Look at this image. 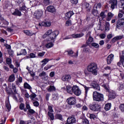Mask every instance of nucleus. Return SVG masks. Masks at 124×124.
<instances>
[{
	"label": "nucleus",
	"instance_id": "obj_6",
	"mask_svg": "<svg viewBox=\"0 0 124 124\" xmlns=\"http://www.w3.org/2000/svg\"><path fill=\"white\" fill-rule=\"evenodd\" d=\"M73 90V93H74L75 95H77V96H79V95L81 94V90L77 85L74 86Z\"/></svg>",
	"mask_w": 124,
	"mask_h": 124
},
{
	"label": "nucleus",
	"instance_id": "obj_35",
	"mask_svg": "<svg viewBox=\"0 0 124 124\" xmlns=\"http://www.w3.org/2000/svg\"><path fill=\"white\" fill-rule=\"evenodd\" d=\"M91 14L93 15V16H96V17H97V16H98V11L95 9H93L91 11Z\"/></svg>",
	"mask_w": 124,
	"mask_h": 124
},
{
	"label": "nucleus",
	"instance_id": "obj_45",
	"mask_svg": "<svg viewBox=\"0 0 124 124\" xmlns=\"http://www.w3.org/2000/svg\"><path fill=\"white\" fill-rule=\"evenodd\" d=\"M120 60L119 62H117V65L118 66H119V67H121V66H122V64L123 65L124 60L121 58H120Z\"/></svg>",
	"mask_w": 124,
	"mask_h": 124
},
{
	"label": "nucleus",
	"instance_id": "obj_29",
	"mask_svg": "<svg viewBox=\"0 0 124 124\" xmlns=\"http://www.w3.org/2000/svg\"><path fill=\"white\" fill-rule=\"evenodd\" d=\"M22 55H23V56L27 55V50L26 49H21L19 53H17V56H22Z\"/></svg>",
	"mask_w": 124,
	"mask_h": 124
},
{
	"label": "nucleus",
	"instance_id": "obj_48",
	"mask_svg": "<svg viewBox=\"0 0 124 124\" xmlns=\"http://www.w3.org/2000/svg\"><path fill=\"white\" fill-rule=\"evenodd\" d=\"M6 62L7 64H8V65L11 64L12 63V60L9 58H7Z\"/></svg>",
	"mask_w": 124,
	"mask_h": 124
},
{
	"label": "nucleus",
	"instance_id": "obj_40",
	"mask_svg": "<svg viewBox=\"0 0 124 124\" xmlns=\"http://www.w3.org/2000/svg\"><path fill=\"white\" fill-rule=\"evenodd\" d=\"M93 38L92 36H90L88 40L86 42V44H87V45H89V44H91V43L93 42Z\"/></svg>",
	"mask_w": 124,
	"mask_h": 124
},
{
	"label": "nucleus",
	"instance_id": "obj_46",
	"mask_svg": "<svg viewBox=\"0 0 124 124\" xmlns=\"http://www.w3.org/2000/svg\"><path fill=\"white\" fill-rule=\"evenodd\" d=\"M8 53L9 54V55L11 56V57H14V51L11 49V48L10 49H8Z\"/></svg>",
	"mask_w": 124,
	"mask_h": 124
},
{
	"label": "nucleus",
	"instance_id": "obj_20",
	"mask_svg": "<svg viewBox=\"0 0 124 124\" xmlns=\"http://www.w3.org/2000/svg\"><path fill=\"white\" fill-rule=\"evenodd\" d=\"M85 35L84 33H78V34H73L71 35V36L73 37V38H81V37H83V36Z\"/></svg>",
	"mask_w": 124,
	"mask_h": 124
},
{
	"label": "nucleus",
	"instance_id": "obj_26",
	"mask_svg": "<svg viewBox=\"0 0 124 124\" xmlns=\"http://www.w3.org/2000/svg\"><path fill=\"white\" fill-rule=\"evenodd\" d=\"M15 81V75L14 74H12L9 77V78L8 79V81H9L10 83H11L12 82H14Z\"/></svg>",
	"mask_w": 124,
	"mask_h": 124
},
{
	"label": "nucleus",
	"instance_id": "obj_5",
	"mask_svg": "<svg viewBox=\"0 0 124 124\" xmlns=\"http://www.w3.org/2000/svg\"><path fill=\"white\" fill-rule=\"evenodd\" d=\"M25 106V108L27 109V110H28L27 111V115H32L33 114H35L36 112L34 111V110L31 109L30 104H26Z\"/></svg>",
	"mask_w": 124,
	"mask_h": 124
},
{
	"label": "nucleus",
	"instance_id": "obj_64",
	"mask_svg": "<svg viewBox=\"0 0 124 124\" xmlns=\"http://www.w3.org/2000/svg\"><path fill=\"white\" fill-rule=\"evenodd\" d=\"M120 58L123 59L124 60V50L122 51V53L120 55Z\"/></svg>",
	"mask_w": 124,
	"mask_h": 124
},
{
	"label": "nucleus",
	"instance_id": "obj_19",
	"mask_svg": "<svg viewBox=\"0 0 124 124\" xmlns=\"http://www.w3.org/2000/svg\"><path fill=\"white\" fill-rule=\"evenodd\" d=\"M12 15H14V16H18L19 17H21V16H22V13H21L20 10H19L16 9L15 12L12 13Z\"/></svg>",
	"mask_w": 124,
	"mask_h": 124
},
{
	"label": "nucleus",
	"instance_id": "obj_47",
	"mask_svg": "<svg viewBox=\"0 0 124 124\" xmlns=\"http://www.w3.org/2000/svg\"><path fill=\"white\" fill-rule=\"evenodd\" d=\"M71 20L70 19H68V20L66 21L65 22V26L66 27H69L70 26H71Z\"/></svg>",
	"mask_w": 124,
	"mask_h": 124
},
{
	"label": "nucleus",
	"instance_id": "obj_63",
	"mask_svg": "<svg viewBox=\"0 0 124 124\" xmlns=\"http://www.w3.org/2000/svg\"><path fill=\"white\" fill-rule=\"evenodd\" d=\"M49 76L50 77H51V78L54 77V76H55V72L54 71L51 72L49 74Z\"/></svg>",
	"mask_w": 124,
	"mask_h": 124
},
{
	"label": "nucleus",
	"instance_id": "obj_42",
	"mask_svg": "<svg viewBox=\"0 0 124 124\" xmlns=\"http://www.w3.org/2000/svg\"><path fill=\"white\" fill-rule=\"evenodd\" d=\"M119 108L121 113H124V103L121 104L119 106Z\"/></svg>",
	"mask_w": 124,
	"mask_h": 124
},
{
	"label": "nucleus",
	"instance_id": "obj_51",
	"mask_svg": "<svg viewBox=\"0 0 124 124\" xmlns=\"http://www.w3.org/2000/svg\"><path fill=\"white\" fill-rule=\"evenodd\" d=\"M100 16L102 19H104L105 17H106V15H105V12H102L100 14Z\"/></svg>",
	"mask_w": 124,
	"mask_h": 124
},
{
	"label": "nucleus",
	"instance_id": "obj_34",
	"mask_svg": "<svg viewBox=\"0 0 124 124\" xmlns=\"http://www.w3.org/2000/svg\"><path fill=\"white\" fill-rule=\"evenodd\" d=\"M49 61L50 60L47 58H45L44 59H43L41 61V62H44V63L41 65V66L43 67V66L46 65V64H47V63H48Z\"/></svg>",
	"mask_w": 124,
	"mask_h": 124
},
{
	"label": "nucleus",
	"instance_id": "obj_59",
	"mask_svg": "<svg viewBox=\"0 0 124 124\" xmlns=\"http://www.w3.org/2000/svg\"><path fill=\"white\" fill-rule=\"evenodd\" d=\"M52 67H53V65H46L44 67V70L47 71L48 69H50Z\"/></svg>",
	"mask_w": 124,
	"mask_h": 124
},
{
	"label": "nucleus",
	"instance_id": "obj_4",
	"mask_svg": "<svg viewBox=\"0 0 124 124\" xmlns=\"http://www.w3.org/2000/svg\"><path fill=\"white\" fill-rule=\"evenodd\" d=\"M89 108L92 111L96 112V111H100L101 110V107L100 105L96 103H93L89 105Z\"/></svg>",
	"mask_w": 124,
	"mask_h": 124
},
{
	"label": "nucleus",
	"instance_id": "obj_33",
	"mask_svg": "<svg viewBox=\"0 0 124 124\" xmlns=\"http://www.w3.org/2000/svg\"><path fill=\"white\" fill-rule=\"evenodd\" d=\"M47 115L49 117L50 121H54L55 120V116L54 115V113L48 112Z\"/></svg>",
	"mask_w": 124,
	"mask_h": 124
},
{
	"label": "nucleus",
	"instance_id": "obj_3",
	"mask_svg": "<svg viewBox=\"0 0 124 124\" xmlns=\"http://www.w3.org/2000/svg\"><path fill=\"white\" fill-rule=\"evenodd\" d=\"M67 105L65 106V109H71L72 107L77 103L76 98L75 97H69L66 100Z\"/></svg>",
	"mask_w": 124,
	"mask_h": 124
},
{
	"label": "nucleus",
	"instance_id": "obj_58",
	"mask_svg": "<svg viewBox=\"0 0 124 124\" xmlns=\"http://www.w3.org/2000/svg\"><path fill=\"white\" fill-rule=\"evenodd\" d=\"M44 3L45 5H49L50 4V0H44Z\"/></svg>",
	"mask_w": 124,
	"mask_h": 124
},
{
	"label": "nucleus",
	"instance_id": "obj_12",
	"mask_svg": "<svg viewBox=\"0 0 124 124\" xmlns=\"http://www.w3.org/2000/svg\"><path fill=\"white\" fill-rule=\"evenodd\" d=\"M35 14L36 19H39L41 18L42 15H43V11L41 10H38L35 12Z\"/></svg>",
	"mask_w": 124,
	"mask_h": 124
},
{
	"label": "nucleus",
	"instance_id": "obj_15",
	"mask_svg": "<svg viewBox=\"0 0 124 124\" xmlns=\"http://www.w3.org/2000/svg\"><path fill=\"white\" fill-rule=\"evenodd\" d=\"M62 79L63 82H69L71 80V76H70V75H65L62 78Z\"/></svg>",
	"mask_w": 124,
	"mask_h": 124
},
{
	"label": "nucleus",
	"instance_id": "obj_44",
	"mask_svg": "<svg viewBox=\"0 0 124 124\" xmlns=\"http://www.w3.org/2000/svg\"><path fill=\"white\" fill-rule=\"evenodd\" d=\"M12 89L13 91H14V93H15V94H17V90H16V86H15V84H12Z\"/></svg>",
	"mask_w": 124,
	"mask_h": 124
},
{
	"label": "nucleus",
	"instance_id": "obj_61",
	"mask_svg": "<svg viewBox=\"0 0 124 124\" xmlns=\"http://www.w3.org/2000/svg\"><path fill=\"white\" fill-rule=\"evenodd\" d=\"M24 0H16V2L20 5V4H24Z\"/></svg>",
	"mask_w": 124,
	"mask_h": 124
},
{
	"label": "nucleus",
	"instance_id": "obj_60",
	"mask_svg": "<svg viewBox=\"0 0 124 124\" xmlns=\"http://www.w3.org/2000/svg\"><path fill=\"white\" fill-rule=\"evenodd\" d=\"M15 64L16 67L18 68V67H20V62H18L17 61H15Z\"/></svg>",
	"mask_w": 124,
	"mask_h": 124
},
{
	"label": "nucleus",
	"instance_id": "obj_32",
	"mask_svg": "<svg viewBox=\"0 0 124 124\" xmlns=\"http://www.w3.org/2000/svg\"><path fill=\"white\" fill-rule=\"evenodd\" d=\"M52 32L53 31H52V30H48L46 32L45 34H44L43 35V37L44 38H45V37H46V36H48V35H50V36Z\"/></svg>",
	"mask_w": 124,
	"mask_h": 124
},
{
	"label": "nucleus",
	"instance_id": "obj_23",
	"mask_svg": "<svg viewBox=\"0 0 124 124\" xmlns=\"http://www.w3.org/2000/svg\"><path fill=\"white\" fill-rule=\"evenodd\" d=\"M117 4H118V0H111V8L112 9H115V7L117 6Z\"/></svg>",
	"mask_w": 124,
	"mask_h": 124
},
{
	"label": "nucleus",
	"instance_id": "obj_38",
	"mask_svg": "<svg viewBox=\"0 0 124 124\" xmlns=\"http://www.w3.org/2000/svg\"><path fill=\"white\" fill-rule=\"evenodd\" d=\"M87 115L89 116L91 120H95L96 119V116L93 113H88Z\"/></svg>",
	"mask_w": 124,
	"mask_h": 124
},
{
	"label": "nucleus",
	"instance_id": "obj_8",
	"mask_svg": "<svg viewBox=\"0 0 124 124\" xmlns=\"http://www.w3.org/2000/svg\"><path fill=\"white\" fill-rule=\"evenodd\" d=\"M108 93V98L109 99L111 100V99H115V98H116V97L117 96V93H116V91H113V90H111L109 91Z\"/></svg>",
	"mask_w": 124,
	"mask_h": 124
},
{
	"label": "nucleus",
	"instance_id": "obj_50",
	"mask_svg": "<svg viewBox=\"0 0 124 124\" xmlns=\"http://www.w3.org/2000/svg\"><path fill=\"white\" fill-rule=\"evenodd\" d=\"M91 45L93 47H94V48H99V45L96 43H92Z\"/></svg>",
	"mask_w": 124,
	"mask_h": 124
},
{
	"label": "nucleus",
	"instance_id": "obj_62",
	"mask_svg": "<svg viewBox=\"0 0 124 124\" xmlns=\"http://www.w3.org/2000/svg\"><path fill=\"white\" fill-rule=\"evenodd\" d=\"M39 76L40 77H42V76H46V73L44 71H43L42 73L39 74Z\"/></svg>",
	"mask_w": 124,
	"mask_h": 124
},
{
	"label": "nucleus",
	"instance_id": "obj_21",
	"mask_svg": "<svg viewBox=\"0 0 124 124\" xmlns=\"http://www.w3.org/2000/svg\"><path fill=\"white\" fill-rule=\"evenodd\" d=\"M5 90L6 93H7V94H9V95H10V94H14L13 91H12V88L10 87H5Z\"/></svg>",
	"mask_w": 124,
	"mask_h": 124
},
{
	"label": "nucleus",
	"instance_id": "obj_13",
	"mask_svg": "<svg viewBox=\"0 0 124 124\" xmlns=\"http://www.w3.org/2000/svg\"><path fill=\"white\" fill-rule=\"evenodd\" d=\"M73 15H74V12H73V11H70L65 14V17H66V19L70 20V18H71Z\"/></svg>",
	"mask_w": 124,
	"mask_h": 124
},
{
	"label": "nucleus",
	"instance_id": "obj_1",
	"mask_svg": "<svg viewBox=\"0 0 124 124\" xmlns=\"http://www.w3.org/2000/svg\"><path fill=\"white\" fill-rule=\"evenodd\" d=\"M87 70L93 75H97V64L95 62L91 63L87 66Z\"/></svg>",
	"mask_w": 124,
	"mask_h": 124
},
{
	"label": "nucleus",
	"instance_id": "obj_55",
	"mask_svg": "<svg viewBox=\"0 0 124 124\" xmlns=\"http://www.w3.org/2000/svg\"><path fill=\"white\" fill-rule=\"evenodd\" d=\"M66 52H67L68 53V55L69 56H71V55H73V53H74V52L73 51L72 49L67 50V51H66Z\"/></svg>",
	"mask_w": 124,
	"mask_h": 124
},
{
	"label": "nucleus",
	"instance_id": "obj_9",
	"mask_svg": "<svg viewBox=\"0 0 124 124\" xmlns=\"http://www.w3.org/2000/svg\"><path fill=\"white\" fill-rule=\"evenodd\" d=\"M91 87H92L94 90H95L96 91H98L99 92L100 91V86H99V84L98 83L95 82H92L90 84Z\"/></svg>",
	"mask_w": 124,
	"mask_h": 124
},
{
	"label": "nucleus",
	"instance_id": "obj_31",
	"mask_svg": "<svg viewBox=\"0 0 124 124\" xmlns=\"http://www.w3.org/2000/svg\"><path fill=\"white\" fill-rule=\"evenodd\" d=\"M114 17V14H113L112 13L109 12L108 13V17L106 19L107 21L108 22H109V21H111V19Z\"/></svg>",
	"mask_w": 124,
	"mask_h": 124
},
{
	"label": "nucleus",
	"instance_id": "obj_10",
	"mask_svg": "<svg viewBox=\"0 0 124 124\" xmlns=\"http://www.w3.org/2000/svg\"><path fill=\"white\" fill-rule=\"evenodd\" d=\"M124 18H121L118 19L117 23H116V28L117 29H121L122 28V26H124Z\"/></svg>",
	"mask_w": 124,
	"mask_h": 124
},
{
	"label": "nucleus",
	"instance_id": "obj_24",
	"mask_svg": "<svg viewBox=\"0 0 124 124\" xmlns=\"http://www.w3.org/2000/svg\"><path fill=\"white\" fill-rule=\"evenodd\" d=\"M66 89L68 93H73V87H71V86L70 85H67L66 86Z\"/></svg>",
	"mask_w": 124,
	"mask_h": 124
},
{
	"label": "nucleus",
	"instance_id": "obj_14",
	"mask_svg": "<svg viewBox=\"0 0 124 124\" xmlns=\"http://www.w3.org/2000/svg\"><path fill=\"white\" fill-rule=\"evenodd\" d=\"M46 9L48 12H50V13H55L56 12V8L53 5H49L47 8Z\"/></svg>",
	"mask_w": 124,
	"mask_h": 124
},
{
	"label": "nucleus",
	"instance_id": "obj_16",
	"mask_svg": "<svg viewBox=\"0 0 124 124\" xmlns=\"http://www.w3.org/2000/svg\"><path fill=\"white\" fill-rule=\"evenodd\" d=\"M67 121L68 123H70L72 124L76 123V119L74 117V116L72 115V116L69 117L67 118Z\"/></svg>",
	"mask_w": 124,
	"mask_h": 124
},
{
	"label": "nucleus",
	"instance_id": "obj_17",
	"mask_svg": "<svg viewBox=\"0 0 124 124\" xmlns=\"http://www.w3.org/2000/svg\"><path fill=\"white\" fill-rule=\"evenodd\" d=\"M5 106L8 110V112H10V110H11V105H10V102H9V98L5 101Z\"/></svg>",
	"mask_w": 124,
	"mask_h": 124
},
{
	"label": "nucleus",
	"instance_id": "obj_39",
	"mask_svg": "<svg viewBox=\"0 0 124 124\" xmlns=\"http://www.w3.org/2000/svg\"><path fill=\"white\" fill-rule=\"evenodd\" d=\"M53 46H54V44L52 42H50L49 43H48L46 44V47L48 49L50 48H52V47H53Z\"/></svg>",
	"mask_w": 124,
	"mask_h": 124
},
{
	"label": "nucleus",
	"instance_id": "obj_37",
	"mask_svg": "<svg viewBox=\"0 0 124 124\" xmlns=\"http://www.w3.org/2000/svg\"><path fill=\"white\" fill-rule=\"evenodd\" d=\"M20 110H23L24 112H27V108H25V104L21 103L19 105Z\"/></svg>",
	"mask_w": 124,
	"mask_h": 124
},
{
	"label": "nucleus",
	"instance_id": "obj_49",
	"mask_svg": "<svg viewBox=\"0 0 124 124\" xmlns=\"http://www.w3.org/2000/svg\"><path fill=\"white\" fill-rule=\"evenodd\" d=\"M53 98L54 100H58L59 99V94L55 93L52 95Z\"/></svg>",
	"mask_w": 124,
	"mask_h": 124
},
{
	"label": "nucleus",
	"instance_id": "obj_2",
	"mask_svg": "<svg viewBox=\"0 0 124 124\" xmlns=\"http://www.w3.org/2000/svg\"><path fill=\"white\" fill-rule=\"evenodd\" d=\"M93 98L94 101L101 102L104 100V95L97 91H94L93 93Z\"/></svg>",
	"mask_w": 124,
	"mask_h": 124
},
{
	"label": "nucleus",
	"instance_id": "obj_22",
	"mask_svg": "<svg viewBox=\"0 0 124 124\" xmlns=\"http://www.w3.org/2000/svg\"><path fill=\"white\" fill-rule=\"evenodd\" d=\"M22 6L21 7H19V11L23 12L24 13H26V12L28 11V8L26 7L25 4H22Z\"/></svg>",
	"mask_w": 124,
	"mask_h": 124
},
{
	"label": "nucleus",
	"instance_id": "obj_7",
	"mask_svg": "<svg viewBox=\"0 0 124 124\" xmlns=\"http://www.w3.org/2000/svg\"><path fill=\"white\" fill-rule=\"evenodd\" d=\"M60 34V31H52L50 36V39L52 41H55V39H56V37L58 36Z\"/></svg>",
	"mask_w": 124,
	"mask_h": 124
},
{
	"label": "nucleus",
	"instance_id": "obj_11",
	"mask_svg": "<svg viewBox=\"0 0 124 124\" xmlns=\"http://www.w3.org/2000/svg\"><path fill=\"white\" fill-rule=\"evenodd\" d=\"M113 60H114V55L110 54L107 58V64H111L112 63V62H113Z\"/></svg>",
	"mask_w": 124,
	"mask_h": 124
},
{
	"label": "nucleus",
	"instance_id": "obj_30",
	"mask_svg": "<svg viewBox=\"0 0 124 124\" xmlns=\"http://www.w3.org/2000/svg\"><path fill=\"white\" fill-rule=\"evenodd\" d=\"M24 89H27L28 90H30L31 93V85H30V84H29V83H28V82H25L24 83Z\"/></svg>",
	"mask_w": 124,
	"mask_h": 124
},
{
	"label": "nucleus",
	"instance_id": "obj_27",
	"mask_svg": "<svg viewBox=\"0 0 124 124\" xmlns=\"http://www.w3.org/2000/svg\"><path fill=\"white\" fill-rule=\"evenodd\" d=\"M85 9H86L87 12H91V7H90V3L88 2L84 3Z\"/></svg>",
	"mask_w": 124,
	"mask_h": 124
},
{
	"label": "nucleus",
	"instance_id": "obj_57",
	"mask_svg": "<svg viewBox=\"0 0 124 124\" xmlns=\"http://www.w3.org/2000/svg\"><path fill=\"white\" fill-rule=\"evenodd\" d=\"M33 106L35 107H38L39 106V102L37 101H35L33 103Z\"/></svg>",
	"mask_w": 124,
	"mask_h": 124
},
{
	"label": "nucleus",
	"instance_id": "obj_52",
	"mask_svg": "<svg viewBox=\"0 0 124 124\" xmlns=\"http://www.w3.org/2000/svg\"><path fill=\"white\" fill-rule=\"evenodd\" d=\"M47 109L49 111L48 112H50V113L54 112V109H53V107L52 106H48Z\"/></svg>",
	"mask_w": 124,
	"mask_h": 124
},
{
	"label": "nucleus",
	"instance_id": "obj_43",
	"mask_svg": "<svg viewBox=\"0 0 124 124\" xmlns=\"http://www.w3.org/2000/svg\"><path fill=\"white\" fill-rule=\"evenodd\" d=\"M82 124H90V121L87 118H83L81 122Z\"/></svg>",
	"mask_w": 124,
	"mask_h": 124
},
{
	"label": "nucleus",
	"instance_id": "obj_41",
	"mask_svg": "<svg viewBox=\"0 0 124 124\" xmlns=\"http://www.w3.org/2000/svg\"><path fill=\"white\" fill-rule=\"evenodd\" d=\"M23 32L26 34V35H28V36H31L33 33H32L29 30H25L23 31Z\"/></svg>",
	"mask_w": 124,
	"mask_h": 124
},
{
	"label": "nucleus",
	"instance_id": "obj_36",
	"mask_svg": "<svg viewBox=\"0 0 124 124\" xmlns=\"http://www.w3.org/2000/svg\"><path fill=\"white\" fill-rule=\"evenodd\" d=\"M47 91L49 93H51V92H55L56 91V87L54 85H50L49 88L47 89Z\"/></svg>",
	"mask_w": 124,
	"mask_h": 124
},
{
	"label": "nucleus",
	"instance_id": "obj_53",
	"mask_svg": "<svg viewBox=\"0 0 124 124\" xmlns=\"http://www.w3.org/2000/svg\"><path fill=\"white\" fill-rule=\"evenodd\" d=\"M70 2L72 3V4L76 5V4L78 3V0H70Z\"/></svg>",
	"mask_w": 124,
	"mask_h": 124
},
{
	"label": "nucleus",
	"instance_id": "obj_28",
	"mask_svg": "<svg viewBox=\"0 0 124 124\" xmlns=\"http://www.w3.org/2000/svg\"><path fill=\"white\" fill-rule=\"evenodd\" d=\"M55 120H59L60 121H63V118H62V115L57 113L55 115Z\"/></svg>",
	"mask_w": 124,
	"mask_h": 124
},
{
	"label": "nucleus",
	"instance_id": "obj_54",
	"mask_svg": "<svg viewBox=\"0 0 124 124\" xmlns=\"http://www.w3.org/2000/svg\"><path fill=\"white\" fill-rule=\"evenodd\" d=\"M116 38V40L119 41V40H121V39H123V38H124V36L123 35H119V36H115Z\"/></svg>",
	"mask_w": 124,
	"mask_h": 124
},
{
	"label": "nucleus",
	"instance_id": "obj_18",
	"mask_svg": "<svg viewBox=\"0 0 124 124\" xmlns=\"http://www.w3.org/2000/svg\"><path fill=\"white\" fill-rule=\"evenodd\" d=\"M101 85L102 87H103L104 89H105L106 93H109V92H110V87H109V85H108V84L101 83Z\"/></svg>",
	"mask_w": 124,
	"mask_h": 124
},
{
	"label": "nucleus",
	"instance_id": "obj_25",
	"mask_svg": "<svg viewBox=\"0 0 124 124\" xmlns=\"http://www.w3.org/2000/svg\"><path fill=\"white\" fill-rule=\"evenodd\" d=\"M111 107H112L111 103H107L105 106L104 109L106 111H109L111 109Z\"/></svg>",
	"mask_w": 124,
	"mask_h": 124
},
{
	"label": "nucleus",
	"instance_id": "obj_56",
	"mask_svg": "<svg viewBox=\"0 0 124 124\" xmlns=\"http://www.w3.org/2000/svg\"><path fill=\"white\" fill-rule=\"evenodd\" d=\"M29 96L31 99H33L36 97V94L33 93V94H31Z\"/></svg>",
	"mask_w": 124,
	"mask_h": 124
}]
</instances>
